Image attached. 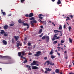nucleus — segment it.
Masks as SVG:
<instances>
[{"label": "nucleus", "instance_id": "nucleus-42", "mask_svg": "<svg viewBox=\"0 0 74 74\" xmlns=\"http://www.w3.org/2000/svg\"><path fill=\"white\" fill-rule=\"evenodd\" d=\"M56 38H55L53 37L52 39V41H54V40H56Z\"/></svg>", "mask_w": 74, "mask_h": 74}, {"label": "nucleus", "instance_id": "nucleus-64", "mask_svg": "<svg viewBox=\"0 0 74 74\" xmlns=\"http://www.w3.org/2000/svg\"><path fill=\"white\" fill-rule=\"evenodd\" d=\"M55 52H58V50H56L54 51Z\"/></svg>", "mask_w": 74, "mask_h": 74}, {"label": "nucleus", "instance_id": "nucleus-20", "mask_svg": "<svg viewBox=\"0 0 74 74\" xmlns=\"http://www.w3.org/2000/svg\"><path fill=\"white\" fill-rule=\"evenodd\" d=\"M59 26H60V27L58 28L59 30H62V25H60Z\"/></svg>", "mask_w": 74, "mask_h": 74}, {"label": "nucleus", "instance_id": "nucleus-52", "mask_svg": "<svg viewBox=\"0 0 74 74\" xmlns=\"http://www.w3.org/2000/svg\"><path fill=\"white\" fill-rule=\"evenodd\" d=\"M40 28H41V29H43V26H42V25H41L40 26Z\"/></svg>", "mask_w": 74, "mask_h": 74}, {"label": "nucleus", "instance_id": "nucleus-4", "mask_svg": "<svg viewBox=\"0 0 74 74\" xmlns=\"http://www.w3.org/2000/svg\"><path fill=\"white\" fill-rule=\"evenodd\" d=\"M41 53V52L40 51H37L36 52V54H35L34 55V56H39L40 55V53Z\"/></svg>", "mask_w": 74, "mask_h": 74}, {"label": "nucleus", "instance_id": "nucleus-55", "mask_svg": "<svg viewBox=\"0 0 74 74\" xmlns=\"http://www.w3.org/2000/svg\"><path fill=\"white\" fill-rule=\"evenodd\" d=\"M44 59H45V60H46V59H47V57H45L44 58Z\"/></svg>", "mask_w": 74, "mask_h": 74}, {"label": "nucleus", "instance_id": "nucleus-50", "mask_svg": "<svg viewBox=\"0 0 74 74\" xmlns=\"http://www.w3.org/2000/svg\"><path fill=\"white\" fill-rule=\"evenodd\" d=\"M45 73H46V74H47L48 73V72L47 71H46L45 72Z\"/></svg>", "mask_w": 74, "mask_h": 74}, {"label": "nucleus", "instance_id": "nucleus-34", "mask_svg": "<svg viewBox=\"0 0 74 74\" xmlns=\"http://www.w3.org/2000/svg\"><path fill=\"white\" fill-rule=\"evenodd\" d=\"M62 32V31H60V32L61 34V35H60V36H63V34H62V32Z\"/></svg>", "mask_w": 74, "mask_h": 74}, {"label": "nucleus", "instance_id": "nucleus-15", "mask_svg": "<svg viewBox=\"0 0 74 74\" xmlns=\"http://www.w3.org/2000/svg\"><path fill=\"white\" fill-rule=\"evenodd\" d=\"M57 4L58 5H59V4H62L60 0H58V1L57 2Z\"/></svg>", "mask_w": 74, "mask_h": 74}, {"label": "nucleus", "instance_id": "nucleus-10", "mask_svg": "<svg viewBox=\"0 0 74 74\" xmlns=\"http://www.w3.org/2000/svg\"><path fill=\"white\" fill-rule=\"evenodd\" d=\"M8 56H3L0 55V58H8Z\"/></svg>", "mask_w": 74, "mask_h": 74}, {"label": "nucleus", "instance_id": "nucleus-2", "mask_svg": "<svg viewBox=\"0 0 74 74\" xmlns=\"http://www.w3.org/2000/svg\"><path fill=\"white\" fill-rule=\"evenodd\" d=\"M37 23V21L36 20H32L30 21L31 25L33 27L34 26V23Z\"/></svg>", "mask_w": 74, "mask_h": 74}, {"label": "nucleus", "instance_id": "nucleus-5", "mask_svg": "<svg viewBox=\"0 0 74 74\" xmlns=\"http://www.w3.org/2000/svg\"><path fill=\"white\" fill-rule=\"evenodd\" d=\"M46 63H47V65H49V64H50V65H51V66H53L55 64L54 63H52V62H51V61L50 62L49 60L47 61L46 62Z\"/></svg>", "mask_w": 74, "mask_h": 74}, {"label": "nucleus", "instance_id": "nucleus-47", "mask_svg": "<svg viewBox=\"0 0 74 74\" xmlns=\"http://www.w3.org/2000/svg\"><path fill=\"white\" fill-rule=\"evenodd\" d=\"M63 27H64V29H66V25L65 24L64 25Z\"/></svg>", "mask_w": 74, "mask_h": 74}, {"label": "nucleus", "instance_id": "nucleus-38", "mask_svg": "<svg viewBox=\"0 0 74 74\" xmlns=\"http://www.w3.org/2000/svg\"><path fill=\"white\" fill-rule=\"evenodd\" d=\"M21 0V3H23L24 1H25V0Z\"/></svg>", "mask_w": 74, "mask_h": 74}, {"label": "nucleus", "instance_id": "nucleus-22", "mask_svg": "<svg viewBox=\"0 0 74 74\" xmlns=\"http://www.w3.org/2000/svg\"><path fill=\"white\" fill-rule=\"evenodd\" d=\"M54 32H55V33H59V32H60V31H58L57 30H54Z\"/></svg>", "mask_w": 74, "mask_h": 74}, {"label": "nucleus", "instance_id": "nucleus-57", "mask_svg": "<svg viewBox=\"0 0 74 74\" xmlns=\"http://www.w3.org/2000/svg\"><path fill=\"white\" fill-rule=\"evenodd\" d=\"M71 67V65H69V68H70Z\"/></svg>", "mask_w": 74, "mask_h": 74}, {"label": "nucleus", "instance_id": "nucleus-45", "mask_svg": "<svg viewBox=\"0 0 74 74\" xmlns=\"http://www.w3.org/2000/svg\"><path fill=\"white\" fill-rule=\"evenodd\" d=\"M25 16H26V17H29V14H26L25 15Z\"/></svg>", "mask_w": 74, "mask_h": 74}, {"label": "nucleus", "instance_id": "nucleus-31", "mask_svg": "<svg viewBox=\"0 0 74 74\" xmlns=\"http://www.w3.org/2000/svg\"><path fill=\"white\" fill-rule=\"evenodd\" d=\"M21 52H19L18 53V56H21Z\"/></svg>", "mask_w": 74, "mask_h": 74}, {"label": "nucleus", "instance_id": "nucleus-33", "mask_svg": "<svg viewBox=\"0 0 74 74\" xmlns=\"http://www.w3.org/2000/svg\"><path fill=\"white\" fill-rule=\"evenodd\" d=\"M3 35L5 37H7V36H8V34H7L6 33H4Z\"/></svg>", "mask_w": 74, "mask_h": 74}, {"label": "nucleus", "instance_id": "nucleus-62", "mask_svg": "<svg viewBox=\"0 0 74 74\" xmlns=\"http://www.w3.org/2000/svg\"><path fill=\"white\" fill-rule=\"evenodd\" d=\"M27 40V38H25L24 39V40Z\"/></svg>", "mask_w": 74, "mask_h": 74}, {"label": "nucleus", "instance_id": "nucleus-6", "mask_svg": "<svg viewBox=\"0 0 74 74\" xmlns=\"http://www.w3.org/2000/svg\"><path fill=\"white\" fill-rule=\"evenodd\" d=\"M32 68L33 70H38L39 69L38 67L36 66H32Z\"/></svg>", "mask_w": 74, "mask_h": 74}, {"label": "nucleus", "instance_id": "nucleus-8", "mask_svg": "<svg viewBox=\"0 0 74 74\" xmlns=\"http://www.w3.org/2000/svg\"><path fill=\"white\" fill-rule=\"evenodd\" d=\"M26 67H27V68H28V70H32V68H31V66L29 65H26Z\"/></svg>", "mask_w": 74, "mask_h": 74}, {"label": "nucleus", "instance_id": "nucleus-25", "mask_svg": "<svg viewBox=\"0 0 74 74\" xmlns=\"http://www.w3.org/2000/svg\"><path fill=\"white\" fill-rule=\"evenodd\" d=\"M55 71L56 73H59V70L58 69H56Z\"/></svg>", "mask_w": 74, "mask_h": 74}, {"label": "nucleus", "instance_id": "nucleus-35", "mask_svg": "<svg viewBox=\"0 0 74 74\" xmlns=\"http://www.w3.org/2000/svg\"><path fill=\"white\" fill-rule=\"evenodd\" d=\"M14 25V24L13 23H12V24H10V26H13Z\"/></svg>", "mask_w": 74, "mask_h": 74}, {"label": "nucleus", "instance_id": "nucleus-59", "mask_svg": "<svg viewBox=\"0 0 74 74\" xmlns=\"http://www.w3.org/2000/svg\"><path fill=\"white\" fill-rule=\"evenodd\" d=\"M51 1L53 2H54V1H55V0H51Z\"/></svg>", "mask_w": 74, "mask_h": 74}, {"label": "nucleus", "instance_id": "nucleus-17", "mask_svg": "<svg viewBox=\"0 0 74 74\" xmlns=\"http://www.w3.org/2000/svg\"><path fill=\"white\" fill-rule=\"evenodd\" d=\"M18 21L19 23H23V22L22 21L21 19L18 20Z\"/></svg>", "mask_w": 74, "mask_h": 74}, {"label": "nucleus", "instance_id": "nucleus-60", "mask_svg": "<svg viewBox=\"0 0 74 74\" xmlns=\"http://www.w3.org/2000/svg\"><path fill=\"white\" fill-rule=\"evenodd\" d=\"M23 58L24 59H25V60H26V58L25 57H23Z\"/></svg>", "mask_w": 74, "mask_h": 74}, {"label": "nucleus", "instance_id": "nucleus-54", "mask_svg": "<svg viewBox=\"0 0 74 74\" xmlns=\"http://www.w3.org/2000/svg\"><path fill=\"white\" fill-rule=\"evenodd\" d=\"M52 24L54 26H55V24H54L53 23H52Z\"/></svg>", "mask_w": 74, "mask_h": 74}, {"label": "nucleus", "instance_id": "nucleus-43", "mask_svg": "<svg viewBox=\"0 0 74 74\" xmlns=\"http://www.w3.org/2000/svg\"><path fill=\"white\" fill-rule=\"evenodd\" d=\"M42 35H43V34L42 33L41 34V35H40L39 36L40 37H42Z\"/></svg>", "mask_w": 74, "mask_h": 74}, {"label": "nucleus", "instance_id": "nucleus-32", "mask_svg": "<svg viewBox=\"0 0 74 74\" xmlns=\"http://www.w3.org/2000/svg\"><path fill=\"white\" fill-rule=\"evenodd\" d=\"M57 42L58 41H55L53 42V44L54 45H55V44H56V43H57Z\"/></svg>", "mask_w": 74, "mask_h": 74}, {"label": "nucleus", "instance_id": "nucleus-48", "mask_svg": "<svg viewBox=\"0 0 74 74\" xmlns=\"http://www.w3.org/2000/svg\"><path fill=\"white\" fill-rule=\"evenodd\" d=\"M53 37H54V38H57V36L55 34V35L53 36Z\"/></svg>", "mask_w": 74, "mask_h": 74}, {"label": "nucleus", "instance_id": "nucleus-49", "mask_svg": "<svg viewBox=\"0 0 74 74\" xmlns=\"http://www.w3.org/2000/svg\"><path fill=\"white\" fill-rule=\"evenodd\" d=\"M57 53L59 56H60V54L59 53L57 52Z\"/></svg>", "mask_w": 74, "mask_h": 74}, {"label": "nucleus", "instance_id": "nucleus-27", "mask_svg": "<svg viewBox=\"0 0 74 74\" xmlns=\"http://www.w3.org/2000/svg\"><path fill=\"white\" fill-rule=\"evenodd\" d=\"M68 29L69 32H70L71 31V29H72L71 27V26H69L68 27Z\"/></svg>", "mask_w": 74, "mask_h": 74}, {"label": "nucleus", "instance_id": "nucleus-56", "mask_svg": "<svg viewBox=\"0 0 74 74\" xmlns=\"http://www.w3.org/2000/svg\"><path fill=\"white\" fill-rule=\"evenodd\" d=\"M11 15V14H10L8 15V16H10Z\"/></svg>", "mask_w": 74, "mask_h": 74}, {"label": "nucleus", "instance_id": "nucleus-19", "mask_svg": "<svg viewBox=\"0 0 74 74\" xmlns=\"http://www.w3.org/2000/svg\"><path fill=\"white\" fill-rule=\"evenodd\" d=\"M12 44H14L15 43V40H14V38H12Z\"/></svg>", "mask_w": 74, "mask_h": 74}, {"label": "nucleus", "instance_id": "nucleus-24", "mask_svg": "<svg viewBox=\"0 0 74 74\" xmlns=\"http://www.w3.org/2000/svg\"><path fill=\"white\" fill-rule=\"evenodd\" d=\"M51 59H54L55 58H56V56H54L53 55H51Z\"/></svg>", "mask_w": 74, "mask_h": 74}, {"label": "nucleus", "instance_id": "nucleus-16", "mask_svg": "<svg viewBox=\"0 0 74 74\" xmlns=\"http://www.w3.org/2000/svg\"><path fill=\"white\" fill-rule=\"evenodd\" d=\"M4 33H5V31H4V30H1V32H0V34H4Z\"/></svg>", "mask_w": 74, "mask_h": 74}, {"label": "nucleus", "instance_id": "nucleus-61", "mask_svg": "<svg viewBox=\"0 0 74 74\" xmlns=\"http://www.w3.org/2000/svg\"><path fill=\"white\" fill-rule=\"evenodd\" d=\"M3 10L2 9L1 10V12H2V13H3Z\"/></svg>", "mask_w": 74, "mask_h": 74}, {"label": "nucleus", "instance_id": "nucleus-23", "mask_svg": "<svg viewBox=\"0 0 74 74\" xmlns=\"http://www.w3.org/2000/svg\"><path fill=\"white\" fill-rule=\"evenodd\" d=\"M53 53V50H51V52L49 53V54L50 55H52Z\"/></svg>", "mask_w": 74, "mask_h": 74}, {"label": "nucleus", "instance_id": "nucleus-3", "mask_svg": "<svg viewBox=\"0 0 74 74\" xmlns=\"http://www.w3.org/2000/svg\"><path fill=\"white\" fill-rule=\"evenodd\" d=\"M37 62L36 61H34L33 62V63H32L31 64V66H39V64H37Z\"/></svg>", "mask_w": 74, "mask_h": 74}, {"label": "nucleus", "instance_id": "nucleus-21", "mask_svg": "<svg viewBox=\"0 0 74 74\" xmlns=\"http://www.w3.org/2000/svg\"><path fill=\"white\" fill-rule=\"evenodd\" d=\"M42 32V29H40L39 30V31L38 32L39 34H41V32Z\"/></svg>", "mask_w": 74, "mask_h": 74}, {"label": "nucleus", "instance_id": "nucleus-14", "mask_svg": "<svg viewBox=\"0 0 74 74\" xmlns=\"http://www.w3.org/2000/svg\"><path fill=\"white\" fill-rule=\"evenodd\" d=\"M8 25H5L3 26V28L4 29H8Z\"/></svg>", "mask_w": 74, "mask_h": 74}, {"label": "nucleus", "instance_id": "nucleus-12", "mask_svg": "<svg viewBox=\"0 0 74 74\" xmlns=\"http://www.w3.org/2000/svg\"><path fill=\"white\" fill-rule=\"evenodd\" d=\"M38 16L39 17V18H40V19H42L43 18V17H41V16H43V15H42L41 14H39Z\"/></svg>", "mask_w": 74, "mask_h": 74}, {"label": "nucleus", "instance_id": "nucleus-51", "mask_svg": "<svg viewBox=\"0 0 74 74\" xmlns=\"http://www.w3.org/2000/svg\"><path fill=\"white\" fill-rule=\"evenodd\" d=\"M39 22H42V23H44V21H42L41 20L39 19Z\"/></svg>", "mask_w": 74, "mask_h": 74}, {"label": "nucleus", "instance_id": "nucleus-9", "mask_svg": "<svg viewBox=\"0 0 74 74\" xmlns=\"http://www.w3.org/2000/svg\"><path fill=\"white\" fill-rule=\"evenodd\" d=\"M14 38H15V39L16 40V41H18V40L19 38V36H14Z\"/></svg>", "mask_w": 74, "mask_h": 74}, {"label": "nucleus", "instance_id": "nucleus-53", "mask_svg": "<svg viewBox=\"0 0 74 74\" xmlns=\"http://www.w3.org/2000/svg\"><path fill=\"white\" fill-rule=\"evenodd\" d=\"M28 55H32V53H28Z\"/></svg>", "mask_w": 74, "mask_h": 74}, {"label": "nucleus", "instance_id": "nucleus-11", "mask_svg": "<svg viewBox=\"0 0 74 74\" xmlns=\"http://www.w3.org/2000/svg\"><path fill=\"white\" fill-rule=\"evenodd\" d=\"M34 14H33V13H30L29 17V18H31V17H32L33 16Z\"/></svg>", "mask_w": 74, "mask_h": 74}, {"label": "nucleus", "instance_id": "nucleus-58", "mask_svg": "<svg viewBox=\"0 0 74 74\" xmlns=\"http://www.w3.org/2000/svg\"><path fill=\"white\" fill-rule=\"evenodd\" d=\"M19 45H20V46H22V44L21 43H19Z\"/></svg>", "mask_w": 74, "mask_h": 74}, {"label": "nucleus", "instance_id": "nucleus-13", "mask_svg": "<svg viewBox=\"0 0 74 74\" xmlns=\"http://www.w3.org/2000/svg\"><path fill=\"white\" fill-rule=\"evenodd\" d=\"M2 42L3 44H4V45H7V41L5 40H3L2 41Z\"/></svg>", "mask_w": 74, "mask_h": 74}, {"label": "nucleus", "instance_id": "nucleus-26", "mask_svg": "<svg viewBox=\"0 0 74 74\" xmlns=\"http://www.w3.org/2000/svg\"><path fill=\"white\" fill-rule=\"evenodd\" d=\"M69 42H71V43H72V42H73V40H72V39H71V38H69Z\"/></svg>", "mask_w": 74, "mask_h": 74}, {"label": "nucleus", "instance_id": "nucleus-28", "mask_svg": "<svg viewBox=\"0 0 74 74\" xmlns=\"http://www.w3.org/2000/svg\"><path fill=\"white\" fill-rule=\"evenodd\" d=\"M29 20L30 21H32V20H34V17H32L29 19Z\"/></svg>", "mask_w": 74, "mask_h": 74}, {"label": "nucleus", "instance_id": "nucleus-37", "mask_svg": "<svg viewBox=\"0 0 74 74\" xmlns=\"http://www.w3.org/2000/svg\"><path fill=\"white\" fill-rule=\"evenodd\" d=\"M69 16L70 17H71V18H72L73 17V15L70 14V15H69Z\"/></svg>", "mask_w": 74, "mask_h": 74}, {"label": "nucleus", "instance_id": "nucleus-41", "mask_svg": "<svg viewBox=\"0 0 74 74\" xmlns=\"http://www.w3.org/2000/svg\"><path fill=\"white\" fill-rule=\"evenodd\" d=\"M19 43H20V42H19L18 43H17V47H19Z\"/></svg>", "mask_w": 74, "mask_h": 74}, {"label": "nucleus", "instance_id": "nucleus-46", "mask_svg": "<svg viewBox=\"0 0 74 74\" xmlns=\"http://www.w3.org/2000/svg\"><path fill=\"white\" fill-rule=\"evenodd\" d=\"M28 46H30V45H31V43H28Z\"/></svg>", "mask_w": 74, "mask_h": 74}, {"label": "nucleus", "instance_id": "nucleus-29", "mask_svg": "<svg viewBox=\"0 0 74 74\" xmlns=\"http://www.w3.org/2000/svg\"><path fill=\"white\" fill-rule=\"evenodd\" d=\"M21 54H22V55L23 56V55H25V52L24 51H22L21 52Z\"/></svg>", "mask_w": 74, "mask_h": 74}, {"label": "nucleus", "instance_id": "nucleus-18", "mask_svg": "<svg viewBox=\"0 0 74 74\" xmlns=\"http://www.w3.org/2000/svg\"><path fill=\"white\" fill-rule=\"evenodd\" d=\"M45 69L47 71H50L52 70L51 69H50L49 68H46Z\"/></svg>", "mask_w": 74, "mask_h": 74}, {"label": "nucleus", "instance_id": "nucleus-44", "mask_svg": "<svg viewBox=\"0 0 74 74\" xmlns=\"http://www.w3.org/2000/svg\"><path fill=\"white\" fill-rule=\"evenodd\" d=\"M61 43H63L64 42V41L62 40H61Z\"/></svg>", "mask_w": 74, "mask_h": 74}, {"label": "nucleus", "instance_id": "nucleus-1", "mask_svg": "<svg viewBox=\"0 0 74 74\" xmlns=\"http://www.w3.org/2000/svg\"><path fill=\"white\" fill-rule=\"evenodd\" d=\"M45 38H46L47 41H49V36H44L42 38V40H45Z\"/></svg>", "mask_w": 74, "mask_h": 74}, {"label": "nucleus", "instance_id": "nucleus-7", "mask_svg": "<svg viewBox=\"0 0 74 74\" xmlns=\"http://www.w3.org/2000/svg\"><path fill=\"white\" fill-rule=\"evenodd\" d=\"M23 25L24 26H27V29H28L29 28V25L27 23H23Z\"/></svg>", "mask_w": 74, "mask_h": 74}, {"label": "nucleus", "instance_id": "nucleus-39", "mask_svg": "<svg viewBox=\"0 0 74 74\" xmlns=\"http://www.w3.org/2000/svg\"><path fill=\"white\" fill-rule=\"evenodd\" d=\"M60 36H58V37H57L56 40H58V39H59V38H60Z\"/></svg>", "mask_w": 74, "mask_h": 74}, {"label": "nucleus", "instance_id": "nucleus-40", "mask_svg": "<svg viewBox=\"0 0 74 74\" xmlns=\"http://www.w3.org/2000/svg\"><path fill=\"white\" fill-rule=\"evenodd\" d=\"M66 18H67V19H66V21H67V20H69V19H70V18L68 16H67L66 17Z\"/></svg>", "mask_w": 74, "mask_h": 74}, {"label": "nucleus", "instance_id": "nucleus-63", "mask_svg": "<svg viewBox=\"0 0 74 74\" xmlns=\"http://www.w3.org/2000/svg\"><path fill=\"white\" fill-rule=\"evenodd\" d=\"M69 74H74V73H69Z\"/></svg>", "mask_w": 74, "mask_h": 74}, {"label": "nucleus", "instance_id": "nucleus-36", "mask_svg": "<svg viewBox=\"0 0 74 74\" xmlns=\"http://www.w3.org/2000/svg\"><path fill=\"white\" fill-rule=\"evenodd\" d=\"M2 13H3V16L5 15L6 14H5V13L4 12H2Z\"/></svg>", "mask_w": 74, "mask_h": 74}, {"label": "nucleus", "instance_id": "nucleus-30", "mask_svg": "<svg viewBox=\"0 0 74 74\" xmlns=\"http://www.w3.org/2000/svg\"><path fill=\"white\" fill-rule=\"evenodd\" d=\"M27 60H25L23 62V63H27Z\"/></svg>", "mask_w": 74, "mask_h": 74}]
</instances>
